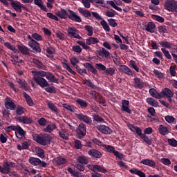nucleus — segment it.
<instances>
[{
	"label": "nucleus",
	"mask_w": 177,
	"mask_h": 177,
	"mask_svg": "<svg viewBox=\"0 0 177 177\" xmlns=\"http://www.w3.org/2000/svg\"><path fill=\"white\" fill-rule=\"evenodd\" d=\"M32 74L33 75L32 80L40 86L41 88H46L47 86H50V84L48 82L46 79L44 78V76H41L38 74L39 71H32Z\"/></svg>",
	"instance_id": "1"
},
{
	"label": "nucleus",
	"mask_w": 177,
	"mask_h": 177,
	"mask_svg": "<svg viewBox=\"0 0 177 177\" xmlns=\"http://www.w3.org/2000/svg\"><path fill=\"white\" fill-rule=\"evenodd\" d=\"M0 2L4 5V6H9L10 5L12 8L18 13H21V3L15 0H0ZM10 2V3H9Z\"/></svg>",
	"instance_id": "2"
},
{
	"label": "nucleus",
	"mask_w": 177,
	"mask_h": 177,
	"mask_svg": "<svg viewBox=\"0 0 177 177\" xmlns=\"http://www.w3.org/2000/svg\"><path fill=\"white\" fill-rule=\"evenodd\" d=\"M32 138L35 142L41 145V146H46V145H49V143H50V138H49V135L41 136L39 134L33 133L32 135Z\"/></svg>",
	"instance_id": "3"
},
{
	"label": "nucleus",
	"mask_w": 177,
	"mask_h": 177,
	"mask_svg": "<svg viewBox=\"0 0 177 177\" xmlns=\"http://www.w3.org/2000/svg\"><path fill=\"white\" fill-rule=\"evenodd\" d=\"M91 19H95V20H97V21H100L101 26L103 27L104 31H106L107 32H110L111 29L110 26H109V24H107V21L106 20L103 19V17L99 15V13L96 12H91Z\"/></svg>",
	"instance_id": "4"
},
{
	"label": "nucleus",
	"mask_w": 177,
	"mask_h": 177,
	"mask_svg": "<svg viewBox=\"0 0 177 177\" xmlns=\"http://www.w3.org/2000/svg\"><path fill=\"white\" fill-rule=\"evenodd\" d=\"M37 74L39 75H41V77H46V80L50 81V82H55V84H59V79L56 78L53 73L50 72H45L42 70L39 71L37 72Z\"/></svg>",
	"instance_id": "5"
},
{
	"label": "nucleus",
	"mask_w": 177,
	"mask_h": 177,
	"mask_svg": "<svg viewBox=\"0 0 177 177\" xmlns=\"http://www.w3.org/2000/svg\"><path fill=\"white\" fill-rule=\"evenodd\" d=\"M76 136L78 139H82L86 136V124L80 123L76 129Z\"/></svg>",
	"instance_id": "6"
},
{
	"label": "nucleus",
	"mask_w": 177,
	"mask_h": 177,
	"mask_svg": "<svg viewBox=\"0 0 177 177\" xmlns=\"http://www.w3.org/2000/svg\"><path fill=\"white\" fill-rule=\"evenodd\" d=\"M165 8L168 12L177 13V1L175 0H167L165 3Z\"/></svg>",
	"instance_id": "7"
},
{
	"label": "nucleus",
	"mask_w": 177,
	"mask_h": 177,
	"mask_svg": "<svg viewBox=\"0 0 177 177\" xmlns=\"http://www.w3.org/2000/svg\"><path fill=\"white\" fill-rule=\"evenodd\" d=\"M69 38H75L76 39H82V37L78 34L79 30L75 27H68L66 30Z\"/></svg>",
	"instance_id": "8"
},
{
	"label": "nucleus",
	"mask_w": 177,
	"mask_h": 177,
	"mask_svg": "<svg viewBox=\"0 0 177 177\" xmlns=\"http://www.w3.org/2000/svg\"><path fill=\"white\" fill-rule=\"evenodd\" d=\"M75 115L79 121H82V122H84L87 125H91L92 124V118L87 115H84V113H76Z\"/></svg>",
	"instance_id": "9"
},
{
	"label": "nucleus",
	"mask_w": 177,
	"mask_h": 177,
	"mask_svg": "<svg viewBox=\"0 0 177 177\" xmlns=\"http://www.w3.org/2000/svg\"><path fill=\"white\" fill-rule=\"evenodd\" d=\"M68 18L72 21H76V23H81L82 19H81V17L78 16L77 13L71 10H68Z\"/></svg>",
	"instance_id": "10"
},
{
	"label": "nucleus",
	"mask_w": 177,
	"mask_h": 177,
	"mask_svg": "<svg viewBox=\"0 0 177 177\" xmlns=\"http://www.w3.org/2000/svg\"><path fill=\"white\" fill-rule=\"evenodd\" d=\"M95 127L97 131L101 132V133H104V135H111L113 133V130L106 125H97Z\"/></svg>",
	"instance_id": "11"
},
{
	"label": "nucleus",
	"mask_w": 177,
	"mask_h": 177,
	"mask_svg": "<svg viewBox=\"0 0 177 177\" xmlns=\"http://www.w3.org/2000/svg\"><path fill=\"white\" fill-rule=\"evenodd\" d=\"M121 111L127 113V114H132V111L129 109V102L127 100L122 101Z\"/></svg>",
	"instance_id": "12"
},
{
	"label": "nucleus",
	"mask_w": 177,
	"mask_h": 177,
	"mask_svg": "<svg viewBox=\"0 0 177 177\" xmlns=\"http://www.w3.org/2000/svg\"><path fill=\"white\" fill-rule=\"evenodd\" d=\"M28 45L30 46V48H32L35 52L37 53H40L41 49V47H39V43H38L35 40H32V41H28Z\"/></svg>",
	"instance_id": "13"
},
{
	"label": "nucleus",
	"mask_w": 177,
	"mask_h": 177,
	"mask_svg": "<svg viewBox=\"0 0 177 177\" xmlns=\"http://www.w3.org/2000/svg\"><path fill=\"white\" fill-rule=\"evenodd\" d=\"M89 169L93 171V172H102V174H107V169H106L103 166L95 165L93 166H88Z\"/></svg>",
	"instance_id": "14"
},
{
	"label": "nucleus",
	"mask_w": 177,
	"mask_h": 177,
	"mask_svg": "<svg viewBox=\"0 0 177 177\" xmlns=\"http://www.w3.org/2000/svg\"><path fill=\"white\" fill-rule=\"evenodd\" d=\"M88 154L90 157H93L94 158H102L103 156V153L95 149H90L88 151Z\"/></svg>",
	"instance_id": "15"
},
{
	"label": "nucleus",
	"mask_w": 177,
	"mask_h": 177,
	"mask_svg": "<svg viewBox=\"0 0 177 177\" xmlns=\"http://www.w3.org/2000/svg\"><path fill=\"white\" fill-rule=\"evenodd\" d=\"M53 162L55 167H60V165H63L67 162V159L59 156L54 158Z\"/></svg>",
	"instance_id": "16"
},
{
	"label": "nucleus",
	"mask_w": 177,
	"mask_h": 177,
	"mask_svg": "<svg viewBox=\"0 0 177 177\" xmlns=\"http://www.w3.org/2000/svg\"><path fill=\"white\" fill-rule=\"evenodd\" d=\"M4 106L7 110H11V111H15L17 107L16 104H15L12 100H6L4 103Z\"/></svg>",
	"instance_id": "17"
},
{
	"label": "nucleus",
	"mask_w": 177,
	"mask_h": 177,
	"mask_svg": "<svg viewBox=\"0 0 177 177\" xmlns=\"http://www.w3.org/2000/svg\"><path fill=\"white\" fill-rule=\"evenodd\" d=\"M80 15H82L84 17H86V19H89L90 20H92V14L91 12L88 10H85L82 8H80L78 9Z\"/></svg>",
	"instance_id": "18"
},
{
	"label": "nucleus",
	"mask_w": 177,
	"mask_h": 177,
	"mask_svg": "<svg viewBox=\"0 0 177 177\" xmlns=\"http://www.w3.org/2000/svg\"><path fill=\"white\" fill-rule=\"evenodd\" d=\"M120 71V73L126 74V75H131V77L133 75V72H132V70H131L127 65H122Z\"/></svg>",
	"instance_id": "19"
},
{
	"label": "nucleus",
	"mask_w": 177,
	"mask_h": 177,
	"mask_svg": "<svg viewBox=\"0 0 177 177\" xmlns=\"http://www.w3.org/2000/svg\"><path fill=\"white\" fill-rule=\"evenodd\" d=\"M56 16L59 17V19H67L68 17V12L64 8H61L60 10H58L55 13Z\"/></svg>",
	"instance_id": "20"
},
{
	"label": "nucleus",
	"mask_w": 177,
	"mask_h": 177,
	"mask_svg": "<svg viewBox=\"0 0 177 177\" xmlns=\"http://www.w3.org/2000/svg\"><path fill=\"white\" fill-rule=\"evenodd\" d=\"M26 131H24L23 128L20 127V125H17V131H15L16 137L18 139H21V138H24V136H26Z\"/></svg>",
	"instance_id": "21"
},
{
	"label": "nucleus",
	"mask_w": 177,
	"mask_h": 177,
	"mask_svg": "<svg viewBox=\"0 0 177 177\" xmlns=\"http://www.w3.org/2000/svg\"><path fill=\"white\" fill-rule=\"evenodd\" d=\"M17 120L19 122H21L22 124H28L32 123V119L28 116H19Z\"/></svg>",
	"instance_id": "22"
},
{
	"label": "nucleus",
	"mask_w": 177,
	"mask_h": 177,
	"mask_svg": "<svg viewBox=\"0 0 177 177\" xmlns=\"http://www.w3.org/2000/svg\"><path fill=\"white\" fill-rule=\"evenodd\" d=\"M140 164L147 165L151 168H156V162L151 159H142L140 162Z\"/></svg>",
	"instance_id": "23"
},
{
	"label": "nucleus",
	"mask_w": 177,
	"mask_h": 177,
	"mask_svg": "<svg viewBox=\"0 0 177 177\" xmlns=\"http://www.w3.org/2000/svg\"><path fill=\"white\" fill-rule=\"evenodd\" d=\"M83 66L84 67H85V68H87L88 71H91V73H92L93 74H95V75L96 74H97V69H96L95 66L92 65V64L89 62H86V63H84Z\"/></svg>",
	"instance_id": "24"
},
{
	"label": "nucleus",
	"mask_w": 177,
	"mask_h": 177,
	"mask_svg": "<svg viewBox=\"0 0 177 177\" xmlns=\"http://www.w3.org/2000/svg\"><path fill=\"white\" fill-rule=\"evenodd\" d=\"M134 82V87L137 88L138 89H143L145 88V84H143V82H142V80L139 77H135L133 79Z\"/></svg>",
	"instance_id": "25"
},
{
	"label": "nucleus",
	"mask_w": 177,
	"mask_h": 177,
	"mask_svg": "<svg viewBox=\"0 0 177 177\" xmlns=\"http://www.w3.org/2000/svg\"><path fill=\"white\" fill-rule=\"evenodd\" d=\"M32 62L35 64L37 68H38L39 70H46V66L44 65L42 62L38 60L37 59L33 58Z\"/></svg>",
	"instance_id": "26"
},
{
	"label": "nucleus",
	"mask_w": 177,
	"mask_h": 177,
	"mask_svg": "<svg viewBox=\"0 0 177 177\" xmlns=\"http://www.w3.org/2000/svg\"><path fill=\"white\" fill-rule=\"evenodd\" d=\"M174 93L169 88H165L162 90V97H172Z\"/></svg>",
	"instance_id": "27"
},
{
	"label": "nucleus",
	"mask_w": 177,
	"mask_h": 177,
	"mask_svg": "<svg viewBox=\"0 0 177 177\" xmlns=\"http://www.w3.org/2000/svg\"><path fill=\"white\" fill-rule=\"evenodd\" d=\"M23 95H24V97L25 98V100H26L28 106H30V107H33V106L35 104H34V101L32 100V98H31V96H30V95H28L26 92L23 93Z\"/></svg>",
	"instance_id": "28"
},
{
	"label": "nucleus",
	"mask_w": 177,
	"mask_h": 177,
	"mask_svg": "<svg viewBox=\"0 0 177 177\" xmlns=\"http://www.w3.org/2000/svg\"><path fill=\"white\" fill-rule=\"evenodd\" d=\"M145 30L153 34L156 31V24L153 22H148L145 26Z\"/></svg>",
	"instance_id": "29"
},
{
	"label": "nucleus",
	"mask_w": 177,
	"mask_h": 177,
	"mask_svg": "<svg viewBox=\"0 0 177 177\" xmlns=\"http://www.w3.org/2000/svg\"><path fill=\"white\" fill-rule=\"evenodd\" d=\"M158 132L160 135L165 136L169 133V130H168V127L165 125L160 124L158 128Z\"/></svg>",
	"instance_id": "30"
},
{
	"label": "nucleus",
	"mask_w": 177,
	"mask_h": 177,
	"mask_svg": "<svg viewBox=\"0 0 177 177\" xmlns=\"http://www.w3.org/2000/svg\"><path fill=\"white\" fill-rule=\"evenodd\" d=\"M86 45H96V44H99V39L97 37H90L86 39Z\"/></svg>",
	"instance_id": "31"
},
{
	"label": "nucleus",
	"mask_w": 177,
	"mask_h": 177,
	"mask_svg": "<svg viewBox=\"0 0 177 177\" xmlns=\"http://www.w3.org/2000/svg\"><path fill=\"white\" fill-rule=\"evenodd\" d=\"M75 102L79 106H80L81 109H86L88 106H89V103H88V102L81 98H78Z\"/></svg>",
	"instance_id": "32"
},
{
	"label": "nucleus",
	"mask_w": 177,
	"mask_h": 177,
	"mask_svg": "<svg viewBox=\"0 0 177 177\" xmlns=\"http://www.w3.org/2000/svg\"><path fill=\"white\" fill-rule=\"evenodd\" d=\"M129 172L131 174H133V175H138L140 177H146V174L145 172L138 169H131L129 170Z\"/></svg>",
	"instance_id": "33"
},
{
	"label": "nucleus",
	"mask_w": 177,
	"mask_h": 177,
	"mask_svg": "<svg viewBox=\"0 0 177 177\" xmlns=\"http://www.w3.org/2000/svg\"><path fill=\"white\" fill-rule=\"evenodd\" d=\"M83 82L84 85H86V86H88V88H91V89H97V86L95 85L91 80L85 78L83 80Z\"/></svg>",
	"instance_id": "34"
},
{
	"label": "nucleus",
	"mask_w": 177,
	"mask_h": 177,
	"mask_svg": "<svg viewBox=\"0 0 177 177\" xmlns=\"http://www.w3.org/2000/svg\"><path fill=\"white\" fill-rule=\"evenodd\" d=\"M18 50L22 55H30V48L24 45L18 46Z\"/></svg>",
	"instance_id": "35"
},
{
	"label": "nucleus",
	"mask_w": 177,
	"mask_h": 177,
	"mask_svg": "<svg viewBox=\"0 0 177 177\" xmlns=\"http://www.w3.org/2000/svg\"><path fill=\"white\" fill-rule=\"evenodd\" d=\"M146 102L149 106H152V107H158V102L153 97H147Z\"/></svg>",
	"instance_id": "36"
},
{
	"label": "nucleus",
	"mask_w": 177,
	"mask_h": 177,
	"mask_svg": "<svg viewBox=\"0 0 177 177\" xmlns=\"http://www.w3.org/2000/svg\"><path fill=\"white\" fill-rule=\"evenodd\" d=\"M160 45L164 49H165V48H166V49H171V48H172V46H175V45L173 44L172 43H170L169 41H161L160 42Z\"/></svg>",
	"instance_id": "37"
},
{
	"label": "nucleus",
	"mask_w": 177,
	"mask_h": 177,
	"mask_svg": "<svg viewBox=\"0 0 177 177\" xmlns=\"http://www.w3.org/2000/svg\"><path fill=\"white\" fill-rule=\"evenodd\" d=\"M24 113H26V108L23 107L21 105H17L15 109L17 115H23Z\"/></svg>",
	"instance_id": "38"
},
{
	"label": "nucleus",
	"mask_w": 177,
	"mask_h": 177,
	"mask_svg": "<svg viewBox=\"0 0 177 177\" xmlns=\"http://www.w3.org/2000/svg\"><path fill=\"white\" fill-rule=\"evenodd\" d=\"M54 129H56V124H48L47 127L43 129V131H44V132L52 133V132H53Z\"/></svg>",
	"instance_id": "39"
},
{
	"label": "nucleus",
	"mask_w": 177,
	"mask_h": 177,
	"mask_svg": "<svg viewBox=\"0 0 177 177\" xmlns=\"http://www.w3.org/2000/svg\"><path fill=\"white\" fill-rule=\"evenodd\" d=\"M35 5H37L41 9V10H44V12H48V8H46V6H45L44 4H42V0H34Z\"/></svg>",
	"instance_id": "40"
},
{
	"label": "nucleus",
	"mask_w": 177,
	"mask_h": 177,
	"mask_svg": "<svg viewBox=\"0 0 177 177\" xmlns=\"http://www.w3.org/2000/svg\"><path fill=\"white\" fill-rule=\"evenodd\" d=\"M17 82H18L22 89H24V91H29L28 84L26 82H23L21 79H17Z\"/></svg>",
	"instance_id": "41"
},
{
	"label": "nucleus",
	"mask_w": 177,
	"mask_h": 177,
	"mask_svg": "<svg viewBox=\"0 0 177 177\" xmlns=\"http://www.w3.org/2000/svg\"><path fill=\"white\" fill-rule=\"evenodd\" d=\"M28 161L32 165H39V162H41V159L38 158L30 157L29 158Z\"/></svg>",
	"instance_id": "42"
},
{
	"label": "nucleus",
	"mask_w": 177,
	"mask_h": 177,
	"mask_svg": "<svg viewBox=\"0 0 177 177\" xmlns=\"http://www.w3.org/2000/svg\"><path fill=\"white\" fill-rule=\"evenodd\" d=\"M97 103H99L100 104H102L104 106V107H106V106H107V103L106 102V100L103 98V97L102 95H100V94L99 95V96H97L95 100Z\"/></svg>",
	"instance_id": "43"
},
{
	"label": "nucleus",
	"mask_w": 177,
	"mask_h": 177,
	"mask_svg": "<svg viewBox=\"0 0 177 177\" xmlns=\"http://www.w3.org/2000/svg\"><path fill=\"white\" fill-rule=\"evenodd\" d=\"M47 106L50 110L53 111V113H55V114H59V109L53 103L48 102Z\"/></svg>",
	"instance_id": "44"
},
{
	"label": "nucleus",
	"mask_w": 177,
	"mask_h": 177,
	"mask_svg": "<svg viewBox=\"0 0 177 177\" xmlns=\"http://www.w3.org/2000/svg\"><path fill=\"white\" fill-rule=\"evenodd\" d=\"M93 122H94V124H96V122H97L98 124L100 123V122H104V119H103L98 114H94L93 115Z\"/></svg>",
	"instance_id": "45"
},
{
	"label": "nucleus",
	"mask_w": 177,
	"mask_h": 177,
	"mask_svg": "<svg viewBox=\"0 0 177 177\" xmlns=\"http://www.w3.org/2000/svg\"><path fill=\"white\" fill-rule=\"evenodd\" d=\"M84 30L87 31V35L88 37H92L93 35V26H91L89 25L84 26Z\"/></svg>",
	"instance_id": "46"
},
{
	"label": "nucleus",
	"mask_w": 177,
	"mask_h": 177,
	"mask_svg": "<svg viewBox=\"0 0 177 177\" xmlns=\"http://www.w3.org/2000/svg\"><path fill=\"white\" fill-rule=\"evenodd\" d=\"M62 66L64 67V68H66V70H67V71H68L69 73H71V74H73V75H75L76 73L75 71H74L71 67H70V66H68V64L66 63V62H62Z\"/></svg>",
	"instance_id": "47"
},
{
	"label": "nucleus",
	"mask_w": 177,
	"mask_h": 177,
	"mask_svg": "<svg viewBox=\"0 0 177 177\" xmlns=\"http://www.w3.org/2000/svg\"><path fill=\"white\" fill-rule=\"evenodd\" d=\"M77 162L79 164L86 165V164H88V159H86V158H85L84 156H79L77 158Z\"/></svg>",
	"instance_id": "48"
},
{
	"label": "nucleus",
	"mask_w": 177,
	"mask_h": 177,
	"mask_svg": "<svg viewBox=\"0 0 177 177\" xmlns=\"http://www.w3.org/2000/svg\"><path fill=\"white\" fill-rule=\"evenodd\" d=\"M153 73L156 75V78H158V80H162V78H164V74H162L161 71L154 69Z\"/></svg>",
	"instance_id": "49"
},
{
	"label": "nucleus",
	"mask_w": 177,
	"mask_h": 177,
	"mask_svg": "<svg viewBox=\"0 0 177 177\" xmlns=\"http://www.w3.org/2000/svg\"><path fill=\"white\" fill-rule=\"evenodd\" d=\"M105 74H109V75L113 76L115 74V69L114 68H106V70L104 71Z\"/></svg>",
	"instance_id": "50"
},
{
	"label": "nucleus",
	"mask_w": 177,
	"mask_h": 177,
	"mask_svg": "<svg viewBox=\"0 0 177 177\" xmlns=\"http://www.w3.org/2000/svg\"><path fill=\"white\" fill-rule=\"evenodd\" d=\"M152 19L155 20V21H158L159 23H164L165 21V19L164 17L160 16V15H152Z\"/></svg>",
	"instance_id": "51"
},
{
	"label": "nucleus",
	"mask_w": 177,
	"mask_h": 177,
	"mask_svg": "<svg viewBox=\"0 0 177 177\" xmlns=\"http://www.w3.org/2000/svg\"><path fill=\"white\" fill-rule=\"evenodd\" d=\"M63 107L71 113H75V107H74V106H71L68 104H64Z\"/></svg>",
	"instance_id": "52"
},
{
	"label": "nucleus",
	"mask_w": 177,
	"mask_h": 177,
	"mask_svg": "<svg viewBox=\"0 0 177 177\" xmlns=\"http://www.w3.org/2000/svg\"><path fill=\"white\" fill-rule=\"evenodd\" d=\"M115 13H117V12L111 9V10H107L105 12V16H106V17H115Z\"/></svg>",
	"instance_id": "53"
},
{
	"label": "nucleus",
	"mask_w": 177,
	"mask_h": 177,
	"mask_svg": "<svg viewBox=\"0 0 177 177\" xmlns=\"http://www.w3.org/2000/svg\"><path fill=\"white\" fill-rule=\"evenodd\" d=\"M103 147L104 149H106V150L109 152V153H113V154H114V151H115V148H114V147L111 146V145H103Z\"/></svg>",
	"instance_id": "54"
},
{
	"label": "nucleus",
	"mask_w": 177,
	"mask_h": 177,
	"mask_svg": "<svg viewBox=\"0 0 177 177\" xmlns=\"http://www.w3.org/2000/svg\"><path fill=\"white\" fill-rule=\"evenodd\" d=\"M161 50L163 53V55L166 57V59H168L169 60L172 59V56H171V54H169V51H168L167 49L162 48Z\"/></svg>",
	"instance_id": "55"
},
{
	"label": "nucleus",
	"mask_w": 177,
	"mask_h": 177,
	"mask_svg": "<svg viewBox=\"0 0 177 177\" xmlns=\"http://www.w3.org/2000/svg\"><path fill=\"white\" fill-rule=\"evenodd\" d=\"M158 32L162 34H168V28L165 26H159L158 27Z\"/></svg>",
	"instance_id": "56"
},
{
	"label": "nucleus",
	"mask_w": 177,
	"mask_h": 177,
	"mask_svg": "<svg viewBox=\"0 0 177 177\" xmlns=\"http://www.w3.org/2000/svg\"><path fill=\"white\" fill-rule=\"evenodd\" d=\"M129 66L132 67V68H133L136 73H139V67H138V65H136V62L135 61L131 60L129 62Z\"/></svg>",
	"instance_id": "57"
},
{
	"label": "nucleus",
	"mask_w": 177,
	"mask_h": 177,
	"mask_svg": "<svg viewBox=\"0 0 177 177\" xmlns=\"http://www.w3.org/2000/svg\"><path fill=\"white\" fill-rule=\"evenodd\" d=\"M45 91L48 92V93H56V87L49 86L45 88Z\"/></svg>",
	"instance_id": "58"
},
{
	"label": "nucleus",
	"mask_w": 177,
	"mask_h": 177,
	"mask_svg": "<svg viewBox=\"0 0 177 177\" xmlns=\"http://www.w3.org/2000/svg\"><path fill=\"white\" fill-rule=\"evenodd\" d=\"M77 44L78 45H80V46H82L83 49H85L86 50H88V49H91V47L86 44V43L82 41H77Z\"/></svg>",
	"instance_id": "59"
},
{
	"label": "nucleus",
	"mask_w": 177,
	"mask_h": 177,
	"mask_svg": "<svg viewBox=\"0 0 177 177\" xmlns=\"http://www.w3.org/2000/svg\"><path fill=\"white\" fill-rule=\"evenodd\" d=\"M141 138L143 140V141L148 145V146H151V140L149 138V136H146V134H144Z\"/></svg>",
	"instance_id": "60"
},
{
	"label": "nucleus",
	"mask_w": 177,
	"mask_h": 177,
	"mask_svg": "<svg viewBox=\"0 0 177 177\" xmlns=\"http://www.w3.org/2000/svg\"><path fill=\"white\" fill-rule=\"evenodd\" d=\"M37 154L40 158H45V150L39 148L37 151Z\"/></svg>",
	"instance_id": "61"
},
{
	"label": "nucleus",
	"mask_w": 177,
	"mask_h": 177,
	"mask_svg": "<svg viewBox=\"0 0 177 177\" xmlns=\"http://www.w3.org/2000/svg\"><path fill=\"white\" fill-rule=\"evenodd\" d=\"M167 142L170 146L172 147H176L177 146V141L175 138H170L167 140Z\"/></svg>",
	"instance_id": "62"
},
{
	"label": "nucleus",
	"mask_w": 177,
	"mask_h": 177,
	"mask_svg": "<svg viewBox=\"0 0 177 177\" xmlns=\"http://www.w3.org/2000/svg\"><path fill=\"white\" fill-rule=\"evenodd\" d=\"M6 132H12V131H17V125H11L5 128Z\"/></svg>",
	"instance_id": "63"
},
{
	"label": "nucleus",
	"mask_w": 177,
	"mask_h": 177,
	"mask_svg": "<svg viewBox=\"0 0 177 177\" xmlns=\"http://www.w3.org/2000/svg\"><path fill=\"white\" fill-rule=\"evenodd\" d=\"M108 23L111 27H117L118 26V24L115 21V19L111 18L108 19Z\"/></svg>",
	"instance_id": "64"
}]
</instances>
